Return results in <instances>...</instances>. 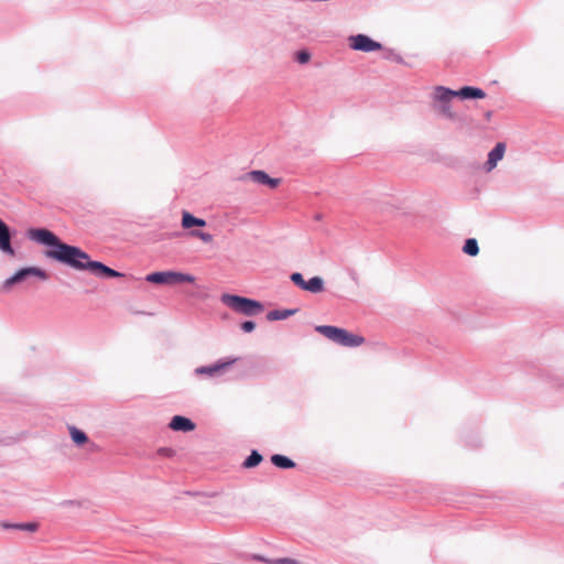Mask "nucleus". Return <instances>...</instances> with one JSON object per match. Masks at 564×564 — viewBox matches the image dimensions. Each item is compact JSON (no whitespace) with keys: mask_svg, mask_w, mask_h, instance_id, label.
Returning <instances> with one entry per match:
<instances>
[{"mask_svg":"<svg viewBox=\"0 0 564 564\" xmlns=\"http://www.w3.org/2000/svg\"><path fill=\"white\" fill-rule=\"evenodd\" d=\"M25 236L31 241L46 247L44 256L75 271H86L99 279L124 278L123 272L117 271L106 263L93 260L80 247L63 241L55 232L46 227H30Z\"/></svg>","mask_w":564,"mask_h":564,"instance_id":"1","label":"nucleus"},{"mask_svg":"<svg viewBox=\"0 0 564 564\" xmlns=\"http://www.w3.org/2000/svg\"><path fill=\"white\" fill-rule=\"evenodd\" d=\"M220 302L246 316H256L264 311V304L261 301L238 294L223 293Z\"/></svg>","mask_w":564,"mask_h":564,"instance_id":"2","label":"nucleus"},{"mask_svg":"<svg viewBox=\"0 0 564 564\" xmlns=\"http://www.w3.org/2000/svg\"><path fill=\"white\" fill-rule=\"evenodd\" d=\"M315 330L333 343L344 347L354 348L365 343V337L334 325H317Z\"/></svg>","mask_w":564,"mask_h":564,"instance_id":"3","label":"nucleus"},{"mask_svg":"<svg viewBox=\"0 0 564 564\" xmlns=\"http://www.w3.org/2000/svg\"><path fill=\"white\" fill-rule=\"evenodd\" d=\"M31 278L46 281L50 279V274L46 270L36 265L22 267L2 282L1 290L3 292H9L14 285L24 283Z\"/></svg>","mask_w":564,"mask_h":564,"instance_id":"4","label":"nucleus"},{"mask_svg":"<svg viewBox=\"0 0 564 564\" xmlns=\"http://www.w3.org/2000/svg\"><path fill=\"white\" fill-rule=\"evenodd\" d=\"M145 281L153 284L160 285H175L183 283H194L195 276L189 273H184L180 271H154L145 276Z\"/></svg>","mask_w":564,"mask_h":564,"instance_id":"5","label":"nucleus"},{"mask_svg":"<svg viewBox=\"0 0 564 564\" xmlns=\"http://www.w3.org/2000/svg\"><path fill=\"white\" fill-rule=\"evenodd\" d=\"M238 360V357L232 356L219 358L213 364L196 367L194 375L196 377L205 376L210 379L218 378L225 375Z\"/></svg>","mask_w":564,"mask_h":564,"instance_id":"6","label":"nucleus"},{"mask_svg":"<svg viewBox=\"0 0 564 564\" xmlns=\"http://www.w3.org/2000/svg\"><path fill=\"white\" fill-rule=\"evenodd\" d=\"M349 47L354 51L371 53L383 50L380 42L375 41L367 34L358 33L348 37Z\"/></svg>","mask_w":564,"mask_h":564,"instance_id":"7","label":"nucleus"},{"mask_svg":"<svg viewBox=\"0 0 564 564\" xmlns=\"http://www.w3.org/2000/svg\"><path fill=\"white\" fill-rule=\"evenodd\" d=\"M15 235L17 230L0 218V251L10 258L17 257V250L12 246Z\"/></svg>","mask_w":564,"mask_h":564,"instance_id":"8","label":"nucleus"},{"mask_svg":"<svg viewBox=\"0 0 564 564\" xmlns=\"http://www.w3.org/2000/svg\"><path fill=\"white\" fill-rule=\"evenodd\" d=\"M240 180L241 181L250 180L257 184L265 185L269 188H276L281 183V178L271 177L263 170H252L250 172H247L240 176Z\"/></svg>","mask_w":564,"mask_h":564,"instance_id":"9","label":"nucleus"},{"mask_svg":"<svg viewBox=\"0 0 564 564\" xmlns=\"http://www.w3.org/2000/svg\"><path fill=\"white\" fill-rule=\"evenodd\" d=\"M455 97H457L456 90L441 85L435 86L432 93V107L436 105L451 104Z\"/></svg>","mask_w":564,"mask_h":564,"instance_id":"10","label":"nucleus"},{"mask_svg":"<svg viewBox=\"0 0 564 564\" xmlns=\"http://www.w3.org/2000/svg\"><path fill=\"white\" fill-rule=\"evenodd\" d=\"M505 152L506 143L497 142L489 151L487 161L485 162L484 169L486 172H490L497 166L498 162L503 159Z\"/></svg>","mask_w":564,"mask_h":564,"instance_id":"11","label":"nucleus"},{"mask_svg":"<svg viewBox=\"0 0 564 564\" xmlns=\"http://www.w3.org/2000/svg\"><path fill=\"white\" fill-rule=\"evenodd\" d=\"M169 427L175 432L188 433L195 430L196 424L192 419L176 414L172 416L169 423Z\"/></svg>","mask_w":564,"mask_h":564,"instance_id":"12","label":"nucleus"},{"mask_svg":"<svg viewBox=\"0 0 564 564\" xmlns=\"http://www.w3.org/2000/svg\"><path fill=\"white\" fill-rule=\"evenodd\" d=\"M456 96L460 100H477L484 99L487 95L480 87L466 85L456 90Z\"/></svg>","mask_w":564,"mask_h":564,"instance_id":"13","label":"nucleus"},{"mask_svg":"<svg viewBox=\"0 0 564 564\" xmlns=\"http://www.w3.org/2000/svg\"><path fill=\"white\" fill-rule=\"evenodd\" d=\"M247 558L253 562L264 563V564H302L299 560L291 557H279V558H270L262 554L250 553L247 555Z\"/></svg>","mask_w":564,"mask_h":564,"instance_id":"14","label":"nucleus"},{"mask_svg":"<svg viewBox=\"0 0 564 564\" xmlns=\"http://www.w3.org/2000/svg\"><path fill=\"white\" fill-rule=\"evenodd\" d=\"M206 224L205 219L196 217L187 210H183L181 225L184 229L193 230L195 227H205Z\"/></svg>","mask_w":564,"mask_h":564,"instance_id":"15","label":"nucleus"},{"mask_svg":"<svg viewBox=\"0 0 564 564\" xmlns=\"http://www.w3.org/2000/svg\"><path fill=\"white\" fill-rule=\"evenodd\" d=\"M271 464L282 470H289L296 467V463L286 455L273 454L270 457Z\"/></svg>","mask_w":564,"mask_h":564,"instance_id":"16","label":"nucleus"},{"mask_svg":"<svg viewBox=\"0 0 564 564\" xmlns=\"http://www.w3.org/2000/svg\"><path fill=\"white\" fill-rule=\"evenodd\" d=\"M299 312V308H278L267 313L265 318L269 322L284 321Z\"/></svg>","mask_w":564,"mask_h":564,"instance_id":"17","label":"nucleus"},{"mask_svg":"<svg viewBox=\"0 0 564 564\" xmlns=\"http://www.w3.org/2000/svg\"><path fill=\"white\" fill-rule=\"evenodd\" d=\"M263 460L262 454L258 449H251L250 454L242 462V468L251 469L257 467Z\"/></svg>","mask_w":564,"mask_h":564,"instance_id":"18","label":"nucleus"},{"mask_svg":"<svg viewBox=\"0 0 564 564\" xmlns=\"http://www.w3.org/2000/svg\"><path fill=\"white\" fill-rule=\"evenodd\" d=\"M325 290V282L323 278L318 275H314L307 280V289L306 292L318 294Z\"/></svg>","mask_w":564,"mask_h":564,"instance_id":"19","label":"nucleus"},{"mask_svg":"<svg viewBox=\"0 0 564 564\" xmlns=\"http://www.w3.org/2000/svg\"><path fill=\"white\" fill-rule=\"evenodd\" d=\"M69 435L73 443L77 446H83L89 441L88 435L76 426H69Z\"/></svg>","mask_w":564,"mask_h":564,"instance_id":"20","label":"nucleus"},{"mask_svg":"<svg viewBox=\"0 0 564 564\" xmlns=\"http://www.w3.org/2000/svg\"><path fill=\"white\" fill-rule=\"evenodd\" d=\"M465 446L476 449L481 446V437L478 432H469L463 436Z\"/></svg>","mask_w":564,"mask_h":564,"instance_id":"21","label":"nucleus"},{"mask_svg":"<svg viewBox=\"0 0 564 564\" xmlns=\"http://www.w3.org/2000/svg\"><path fill=\"white\" fill-rule=\"evenodd\" d=\"M463 252L470 257H476L479 253L478 241L475 238H467L463 246Z\"/></svg>","mask_w":564,"mask_h":564,"instance_id":"22","label":"nucleus"},{"mask_svg":"<svg viewBox=\"0 0 564 564\" xmlns=\"http://www.w3.org/2000/svg\"><path fill=\"white\" fill-rule=\"evenodd\" d=\"M434 111L440 113L446 119L454 120L456 118L455 112L452 111L451 104L436 105L432 107Z\"/></svg>","mask_w":564,"mask_h":564,"instance_id":"23","label":"nucleus"},{"mask_svg":"<svg viewBox=\"0 0 564 564\" xmlns=\"http://www.w3.org/2000/svg\"><path fill=\"white\" fill-rule=\"evenodd\" d=\"M291 282L297 286L299 289L306 291L307 289V280L304 279L301 272H292L290 274Z\"/></svg>","mask_w":564,"mask_h":564,"instance_id":"24","label":"nucleus"},{"mask_svg":"<svg viewBox=\"0 0 564 564\" xmlns=\"http://www.w3.org/2000/svg\"><path fill=\"white\" fill-rule=\"evenodd\" d=\"M383 58L387 61L395 62L398 64L404 63L403 57L392 48H383Z\"/></svg>","mask_w":564,"mask_h":564,"instance_id":"25","label":"nucleus"},{"mask_svg":"<svg viewBox=\"0 0 564 564\" xmlns=\"http://www.w3.org/2000/svg\"><path fill=\"white\" fill-rule=\"evenodd\" d=\"M312 54L308 50H300L294 54V61L301 65L307 64L311 61Z\"/></svg>","mask_w":564,"mask_h":564,"instance_id":"26","label":"nucleus"},{"mask_svg":"<svg viewBox=\"0 0 564 564\" xmlns=\"http://www.w3.org/2000/svg\"><path fill=\"white\" fill-rule=\"evenodd\" d=\"M189 235L195 237V238L200 239L202 241H204L206 243L213 241V235H210L209 232H206V231H202L199 229L191 230Z\"/></svg>","mask_w":564,"mask_h":564,"instance_id":"27","label":"nucleus"},{"mask_svg":"<svg viewBox=\"0 0 564 564\" xmlns=\"http://www.w3.org/2000/svg\"><path fill=\"white\" fill-rule=\"evenodd\" d=\"M40 528V523L36 521L31 522H19L18 530L28 531V532H36Z\"/></svg>","mask_w":564,"mask_h":564,"instance_id":"28","label":"nucleus"},{"mask_svg":"<svg viewBox=\"0 0 564 564\" xmlns=\"http://www.w3.org/2000/svg\"><path fill=\"white\" fill-rule=\"evenodd\" d=\"M156 455L160 457L172 458L176 455V451L172 447L163 446L158 448Z\"/></svg>","mask_w":564,"mask_h":564,"instance_id":"29","label":"nucleus"},{"mask_svg":"<svg viewBox=\"0 0 564 564\" xmlns=\"http://www.w3.org/2000/svg\"><path fill=\"white\" fill-rule=\"evenodd\" d=\"M256 323L251 319H247V321H243L241 324H240V329L243 332V333H252L254 329H256Z\"/></svg>","mask_w":564,"mask_h":564,"instance_id":"30","label":"nucleus"},{"mask_svg":"<svg viewBox=\"0 0 564 564\" xmlns=\"http://www.w3.org/2000/svg\"><path fill=\"white\" fill-rule=\"evenodd\" d=\"M19 522H9L2 521L0 522V527L4 530H18Z\"/></svg>","mask_w":564,"mask_h":564,"instance_id":"31","label":"nucleus"},{"mask_svg":"<svg viewBox=\"0 0 564 564\" xmlns=\"http://www.w3.org/2000/svg\"><path fill=\"white\" fill-rule=\"evenodd\" d=\"M185 495L191 496V497H197V496L214 497L215 496V494L207 495V494H204V492L191 491V490L185 491Z\"/></svg>","mask_w":564,"mask_h":564,"instance_id":"32","label":"nucleus"},{"mask_svg":"<svg viewBox=\"0 0 564 564\" xmlns=\"http://www.w3.org/2000/svg\"><path fill=\"white\" fill-rule=\"evenodd\" d=\"M491 117H492V111L491 110H488V111L485 112V118H486L487 121H489L491 119Z\"/></svg>","mask_w":564,"mask_h":564,"instance_id":"33","label":"nucleus"},{"mask_svg":"<svg viewBox=\"0 0 564 564\" xmlns=\"http://www.w3.org/2000/svg\"><path fill=\"white\" fill-rule=\"evenodd\" d=\"M72 503H74V501H72V500H66V501L62 502V505H72Z\"/></svg>","mask_w":564,"mask_h":564,"instance_id":"34","label":"nucleus"}]
</instances>
